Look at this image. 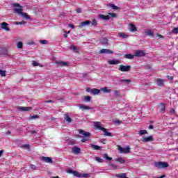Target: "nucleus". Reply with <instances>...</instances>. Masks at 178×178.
<instances>
[{"instance_id":"nucleus-15","label":"nucleus","mask_w":178,"mask_h":178,"mask_svg":"<svg viewBox=\"0 0 178 178\" xmlns=\"http://www.w3.org/2000/svg\"><path fill=\"white\" fill-rule=\"evenodd\" d=\"M145 34L152 38H155V35H154V33L151 30L145 31Z\"/></svg>"},{"instance_id":"nucleus-39","label":"nucleus","mask_w":178,"mask_h":178,"mask_svg":"<svg viewBox=\"0 0 178 178\" xmlns=\"http://www.w3.org/2000/svg\"><path fill=\"white\" fill-rule=\"evenodd\" d=\"M103 158H104V159H106L107 161H112V158L108 156V154H103Z\"/></svg>"},{"instance_id":"nucleus-34","label":"nucleus","mask_w":178,"mask_h":178,"mask_svg":"<svg viewBox=\"0 0 178 178\" xmlns=\"http://www.w3.org/2000/svg\"><path fill=\"white\" fill-rule=\"evenodd\" d=\"M17 48H18V49H22L23 48V42H17Z\"/></svg>"},{"instance_id":"nucleus-22","label":"nucleus","mask_w":178,"mask_h":178,"mask_svg":"<svg viewBox=\"0 0 178 178\" xmlns=\"http://www.w3.org/2000/svg\"><path fill=\"white\" fill-rule=\"evenodd\" d=\"M100 91H102L103 92H104V94H108L109 92H112V90L108 89V88H106V87L100 88Z\"/></svg>"},{"instance_id":"nucleus-58","label":"nucleus","mask_w":178,"mask_h":178,"mask_svg":"<svg viewBox=\"0 0 178 178\" xmlns=\"http://www.w3.org/2000/svg\"><path fill=\"white\" fill-rule=\"evenodd\" d=\"M157 37H159V38H163V35H162L159 33H157Z\"/></svg>"},{"instance_id":"nucleus-33","label":"nucleus","mask_w":178,"mask_h":178,"mask_svg":"<svg viewBox=\"0 0 178 178\" xmlns=\"http://www.w3.org/2000/svg\"><path fill=\"white\" fill-rule=\"evenodd\" d=\"M156 83L157 86H159L160 87H162V86H163V80L162 79H157Z\"/></svg>"},{"instance_id":"nucleus-50","label":"nucleus","mask_w":178,"mask_h":178,"mask_svg":"<svg viewBox=\"0 0 178 178\" xmlns=\"http://www.w3.org/2000/svg\"><path fill=\"white\" fill-rule=\"evenodd\" d=\"M32 65H33V66H38L40 65V63H37L36 61H33Z\"/></svg>"},{"instance_id":"nucleus-6","label":"nucleus","mask_w":178,"mask_h":178,"mask_svg":"<svg viewBox=\"0 0 178 178\" xmlns=\"http://www.w3.org/2000/svg\"><path fill=\"white\" fill-rule=\"evenodd\" d=\"M118 151L120 154H129L130 152V147H122L121 146H118Z\"/></svg>"},{"instance_id":"nucleus-44","label":"nucleus","mask_w":178,"mask_h":178,"mask_svg":"<svg viewBox=\"0 0 178 178\" xmlns=\"http://www.w3.org/2000/svg\"><path fill=\"white\" fill-rule=\"evenodd\" d=\"M71 49L74 51V52H79V49L76 47V46H71Z\"/></svg>"},{"instance_id":"nucleus-43","label":"nucleus","mask_w":178,"mask_h":178,"mask_svg":"<svg viewBox=\"0 0 178 178\" xmlns=\"http://www.w3.org/2000/svg\"><path fill=\"white\" fill-rule=\"evenodd\" d=\"M91 96H85L84 99L86 102H90L91 101Z\"/></svg>"},{"instance_id":"nucleus-31","label":"nucleus","mask_w":178,"mask_h":178,"mask_svg":"<svg viewBox=\"0 0 178 178\" xmlns=\"http://www.w3.org/2000/svg\"><path fill=\"white\" fill-rule=\"evenodd\" d=\"M119 37L121 38H129V35H126L124 33H118Z\"/></svg>"},{"instance_id":"nucleus-20","label":"nucleus","mask_w":178,"mask_h":178,"mask_svg":"<svg viewBox=\"0 0 178 178\" xmlns=\"http://www.w3.org/2000/svg\"><path fill=\"white\" fill-rule=\"evenodd\" d=\"M99 54H113V51L108 49H102L99 51Z\"/></svg>"},{"instance_id":"nucleus-28","label":"nucleus","mask_w":178,"mask_h":178,"mask_svg":"<svg viewBox=\"0 0 178 178\" xmlns=\"http://www.w3.org/2000/svg\"><path fill=\"white\" fill-rule=\"evenodd\" d=\"M117 178H127V175L126 173L118 174L116 175Z\"/></svg>"},{"instance_id":"nucleus-9","label":"nucleus","mask_w":178,"mask_h":178,"mask_svg":"<svg viewBox=\"0 0 178 178\" xmlns=\"http://www.w3.org/2000/svg\"><path fill=\"white\" fill-rule=\"evenodd\" d=\"M0 25L1 26V29L3 30H5L6 31H10V29L9 28V24L6 23V22H2L0 24Z\"/></svg>"},{"instance_id":"nucleus-16","label":"nucleus","mask_w":178,"mask_h":178,"mask_svg":"<svg viewBox=\"0 0 178 178\" xmlns=\"http://www.w3.org/2000/svg\"><path fill=\"white\" fill-rule=\"evenodd\" d=\"M108 65H119L120 63V61L119 60H110L108 61Z\"/></svg>"},{"instance_id":"nucleus-7","label":"nucleus","mask_w":178,"mask_h":178,"mask_svg":"<svg viewBox=\"0 0 178 178\" xmlns=\"http://www.w3.org/2000/svg\"><path fill=\"white\" fill-rule=\"evenodd\" d=\"M56 65L58 67H65L66 66H69V63L68 62H65V61H56Z\"/></svg>"},{"instance_id":"nucleus-19","label":"nucleus","mask_w":178,"mask_h":178,"mask_svg":"<svg viewBox=\"0 0 178 178\" xmlns=\"http://www.w3.org/2000/svg\"><path fill=\"white\" fill-rule=\"evenodd\" d=\"M99 92H101V90L97 89V88H93V89H92L90 94H92V95H98V94H99Z\"/></svg>"},{"instance_id":"nucleus-46","label":"nucleus","mask_w":178,"mask_h":178,"mask_svg":"<svg viewBox=\"0 0 178 178\" xmlns=\"http://www.w3.org/2000/svg\"><path fill=\"white\" fill-rule=\"evenodd\" d=\"M113 92L115 97H120V92L118 90H114Z\"/></svg>"},{"instance_id":"nucleus-51","label":"nucleus","mask_w":178,"mask_h":178,"mask_svg":"<svg viewBox=\"0 0 178 178\" xmlns=\"http://www.w3.org/2000/svg\"><path fill=\"white\" fill-rule=\"evenodd\" d=\"M81 177H90V174H81Z\"/></svg>"},{"instance_id":"nucleus-10","label":"nucleus","mask_w":178,"mask_h":178,"mask_svg":"<svg viewBox=\"0 0 178 178\" xmlns=\"http://www.w3.org/2000/svg\"><path fill=\"white\" fill-rule=\"evenodd\" d=\"M17 109L22 112H29V111H31V109H33V107L19 106L17 107Z\"/></svg>"},{"instance_id":"nucleus-24","label":"nucleus","mask_w":178,"mask_h":178,"mask_svg":"<svg viewBox=\"0 0 178 178\" xmlns=\"http://www.w3.org/2000/svg\"><path fill=\"white\" fill-rule=\"evenodd\" d=\"M64 119H65V120H66V122L67 123H72V118H70V117H69L68 114L64 115Z\"/></svg>"},{"instance_id":"nucleus-60","label":"nucleus","mask_w":178,"mask_h":178,"mask_svg":"<svg viewBox=\"0 0 178 178\" xmlns=\"http://www.w3.org/2000/svg\"><path fill=\"white\" fill-rule=\"evenodd\" d=\"M149 130H152V129H154V126L152 124L149 125Z\"/></svg>"},{"instance_id":"nucleus-30","label":"nucleus","mask_w":178,"mask_h":178,"mask_svg":"<svg viewBox=\"0 0 178 178\" xmlns=\"http://www.w3.org/2000/svg\"><path fill=\"white\" fill-rule=\"evenodd\" d=\"M124 57L126 59H134V55L129 54H125Z\"/></svg>"},{"instance_id":"nucleus-21","label":"nucleus","mask_w":178,"mask_h":178,"mask_svg":"<svg viewBox=\"0 0 178 178\" xmlns=\"http://www.w3.org/2000/svg\"><path fill=\"white\" fill-rule=\"evenodd\" d=\"M102 131L104 133V136H106V137H112V134L110 132H108V129H106V128H103L102 129Z\"/></svg>"},{"instance_id":"nucleus-40","label":"nucleus","mask_w":178,"mask_h":178,"mask_svg":"<svg viewBox=\"0 0 178 178\" xmlns=\"http://www.w3.org/2000/svg\"><path fill=\"white\" fill-rule=\"evenodd\" d=\"M95 161H97V162H99V163H102L104 162V160L98 156L95 157Z\"/></svg>"},{"instance_id":"nucleus-3","label":"nucleus","mask_w":178,"mask_h":178,"mask_svg":"<svg viewBox=\"0 0 178 178\" xmlns=\"http://www.w3.org/2000/svg\"><path fill=\"white\" fill-rule=\"evenodd\" d=\"M111 17L113 18L116 17V14L109 13L108 15H99V18L102 19V20H109V19H111Z\"/></svg>"},{"instance_id":"nucleus-56","label":"nucleus","mask_w":178,"mask_h":178,"mask_svg":"<svg viewBox=\"0 0 178 178\" xmlns=\"http://www.w3.org/2000/svg\"><path fill=\"white\" fill-rule=\"evenodd\" d=\"M30 168H31V169H34V170L36 169V167H35V165H30Z\"/></svg>"},{"instance_id":"nucleus-12","label":"nucleus","mask_w":178,"mask_h":178,"mask_svg":"<svg viewBox=\"0 0 178 178\" xmlns=\"http://www.w3.org/2000/svg\"><path fill=\"white\" fill-rule=\"evenodd\" d=\"M41 160L43 161V162H46V163H52L53 162L51 157L42 156Z\"/></svg>"},{"instance_id":"nucleus-1","label":"nucleus","mask_w":178,"mask_h":178,"mask_svg":"<svg viewBox=\"0 0 178 178\" xmlns=\"http://www.w3.org/2000/svg\"><path fill=\"white\" fill-rule=\"evenodd\" d=\"M79 134H81V136H84V137L81 139V143H86V141H88V139L86 137H90V136H91V133L84 131L81 129H79Z\"/></svg>"},{"instance_id":"nucleus-5","label":"nucleus","mask_w":178,"mask_h":178,"mask_svg":"<svg viewBox=\"0 0 178 178\" xmlns=\"http://www.w3.org/2000/svg\"><path fill=\"white\" fill-rule=\"evenodd\" d=\"M118 70L120 72H130L131 70V66L120 65Z\"/></svg>"},{"instance_id":"nucleus-52","label":"nucleus","mask_w":178,"mask_h":178,"mask_svg":"<svg viewBox=\"0 0 178 178\" xmlns=\"http://www.w3.org/2000/svg\"><path fill=\"white\" fill-rule=\"evenodd\" d=\"M22 147L24 148H27V149H30V145H23Z\"/></svg>"},{"instance_id":"nucleus-29","label":"nucleus","mask_w":178,"mask_h":178,"mask_svg":"<svg viewBox=\"0 0 178 178\" xmlns=\"http://www.w3.org/2000/svg\"><path fill=\"white\" fill-rule=\"evenodd\" d=\"M80 109H82V111H86V110H89L91 109V108L88 107V106H86V105H81L79 106Z\"/></svg>"},{"instance_id":"nucleus-62","label":"nucleus","mask_w":178,"mask_h":178,"mask_svg":"<svg viewBox=\"0 0 178 178\" xmlns=\"http://www.w3.org/2000/svg\"><path fill=\"white\" fill-rule=\"evenodd\" d=\"M168 80H170V81L173 80V76H168Z\"/></svg>"},{"instance_id":"nucleus-61","label":"nucleus","mask_w":178,"mask_h":178,"mask_svg":"<svg viewBox=\"0 0 178 178\" xmlns=\"http://www.w3.org/2000/svg\"><path fill=\"white\" fill-rule=\"evenodd\" d=\"M15 24H17V25H19V24H24V23H23V22H15Z\"/></svg>"},{"instance_id":"nucleus-59","label":"nucleus","mask_w":178,"mask_h":178,"mask_svg":"<svg viewBox=\"0 0 178 178\" xmlns=\"http://www.w3.org/2000/svg\"><path fill=\"white\" fill-rule=\"evenodd\" d=\"M51 102H54V101H52V100H47V101L45 102L46 104H49Z\"/></svg>"},{"instance_id":"nucleus-48","label":"nucleus","mask_w":178,"mask_h":178,"mask_svg":"<svg viewBox=\"0 0 178 178\" xmlns=\"http://www.w3.org/2000/svg\"><path fill=\"white\" fill-rule=\"evenodd\" d=\"M92 26H97V20L96 19H92L91 22Z\"/></svg>"},{"instance_id":"nucleus-2","label":"nucleus","mask_w":178,"mask_h":178,"mask_svg":"<svg viewBox=\"0 0 178 178\" xmlns=\"http://www.w3.org/2000/svg\"><path fill=\"white\" fill-rule=\"evenodd\" d=\"M154 166L158 169H165V168H169V163L166 162L159 161L154 163Z\"/></svg>"},{"instance_id":"nucleus-47","label":"nucleus","mask_w":178,"mask_h":178,"mask_svg":"<svg viewBox=\"0 0 178 178\" xmlns=\"http://www.w3.org/2000/svg\"><path fill=\"white\" fill-rule=\"evenodd\" d=\"M172 33H174L175 34H178V27L174 28L172 29Z\"/></svg>"},{"instance_id":"nucleus-38","label":"nucleus","mask_w":178,"mask_h":178,"mask_svg":"<svg viewBox=\"0 0 178 178\" xmlns=\"http://www.w3.org/2000/svg\"><path fill=\"white\" fill-rule=\"evenodd\" d=\"M73 175L75 177H81V174H79L77 171H74Z\"/></svg>"},{"instance_id":"nucleus-17","label":"nucleus","mask_w":178,"mask_h":178,"mask_svg":"<svg viewBox=\"0 0 178 178\" xmlns=\"http://www.w3.org/2000/svg\"><path fill=\"white\" fill-rule=\"evenodd\" d=\"M90 24H91V21L86 20L83 22H81L79 25V27H85L86 26H90Z\"/></svg>"},{"instance_id":"nucleus-8","label":"nucleus","mask_w":178,"mask_h":178,"mask_svg":"<svg viewBox=\"0 0 178 178\" xmlns=\"http://www.w3.org/2000/svg\"><path fill=\"white\" fill-rule=\"evenodd\" d=\"M134 56H138L139 58L145 56V51L143 50H138L135 52Z\"/></svg>"},{"instance_id":"nucleus-35","label":"nucleus","mask_w":178,"mask_h":178,"mask_svg":"<svg viewBox=\"0 0 178 178\" xmlns=\"http://www.w3.org/2000/svg\"><path fill=\"white\" fill-rule=\"evenodd\" d=\"M116 162H119L120 163H124V162H126V160L123 159V158H118L116 159Z\"/></svg>"},{"instance_id":"nucleus-26","label":"nucleus","mask_w":178,"mask_h":178,"mask_svg":"<svg viewBox=\"0 0 178 178\" xmlns=\"http://www.w3.org/2000/svg\"><path fill=\"white\" fill-rule=\"evenodd\" d=\"M90 147L92 148V149H95V151H99V149H101V147L97 145L90 144Z\"/></svg>"},{"instance_id":"nucleus-36","label":"nucleus","mask_w":178,"mask_h":178,"mask_svg":"<svg viewBox=\"0 0 178 178\" xmlns=\"http://www.w3.org/2000/svg\"><path fill=\"white\" fill-rule=\"evenodd\" d=\"M110 8H112L114 10H118V9H120V8L115 6V4H110Z\"/></svg>"},{"instance_id":"nucleus-42","label":"nucleus","mask_w":178,"mask_h":178,"mask_svg":"<svg viewBox=\"0 0 178 178\" xmlns=\"http://www.w3.org/2000/svg\"><path fill=\"white\" fill-rule=\"evenodd\" d=\"M0 74L2 77H5L6 76V71L0 69Z\"/></svg>"},{"instance_id":"nucleus-45","label":"nucleus","mask_w":178,"mask_h":178,"mask_svg":"<svg viewBox=\"0 0 178 178\" xmlns=\"http://www.w3.org/2000/svg\"><path fill=\"white\" fill-rule=\"evenodd\" d=\"M40 118V116H38V115H31L30 117V120H33V119H38Z\"/></svg>"},{"instance_id":"nucleus-25","label":"nucleus","mask_w":178,"mask_h":178,"mask_svg":"<svg viewBox=\"0 0 178 178\" xmlns=\"http://www.w3.org/2000/svg\"><path fill=\"white\" fill-rule=\"evenodd\" d=\"M8 55V51L6 49H3L0 51V56H6Z\"/></svg>"},{"instance_id":"nucleus-64","label":"nucleus","mask_w":178,"mask_h":178,"mask_svg":"<svg viewBox=\"0 0 178 178\" xmlns=\"http://www.w3.org/2000/svg\"><path fill=\"white\" fill-rule=\"evenodd\" d=\"M31 134H35V133H37V131H31Z\"/></svg>"},{"instance_id":"nucleus-37","label":"nucleus","mask_w":178,"mask_h":178,"mask_svg":"<svg viewBox=\"0 0 178 178\" xmlns=\"http://www.w3.org/2000/svg\"><path fill=\"white\" fill-rule=\"evenodd\" d=\"M121 83H125L126 84H129V83H131V80L130 79H122Z\"/></svg>"},{"instance_id":"nucleus-13","label":"nucleus","mask_w":178,"mask_h":178,"mask_svg":"<svg viewBox=\"0 0 178 178\" xmlns=\"http://www.w3.org/2000/svg\"><path fill=\"white\" fill-rule=\"evenodd\" d=\"M72 153L74 154L75 155H79L81 149H80V147H72Z\"/></svg>"},{"instance_id":"nucleus-14","label":"nucleus","mask_w":178,"mask_h":178,"mask_svg":"<svg viewBox=\"0 0 178 178\" xmlns=\"http://www.w3.org/2000/svg\"><path fill=\"white\" fill-rule=\"evenodd\" d=\"M129 30L131 31V33H135V31H137V27L133 24H129Z\"/></svg>"},{"instance_id":"nucleus-11","label":"nucleus","mask_w":178,"mask_h":178,"mask_svg":"<svg viewBox=\"0 0 178 178\" xmlns=\"http://www.w3.org/2000/svg\"><path fill=\"white\" fill-rule=\"evenodd\" d=\"M142 141L143 143H149L151 141H154V137L152 136L145 137L142 139Z\"/></svg>"},{"instance_id":"nucleus-18","label":"nucleus","mask_w":178,"mask_h":178,"mask_svg":"<svg viewBox=\"0 0 178 178\" xmlns=\"http://www.w3.org/2000/svg\"><path fill=\"white\" fill-rule=\"evenodd\" d=\"M93 124L95 127H96L98 130H102L104 127H101V122H94Z\"/></svg>"},{"instance_id":"nucleus-27","label":"nucleus","mask_w":178,"mask_h":178,"mask_svg":"<svg viewBox=\"0 0 178 178\" xmlns=\"http://www.w3.org/2000/svg\"><path fill=\"white\" fill-rule=\"evenodd\" d=\"M21 16H22V17H23L24 19H26V20H27V19H29V20H30V19H31V17H30V15H27V13H22L21 14Z\"/></svg>"},{"instance_id":"nucleus-57","label":"nucleus","mask_w":178,"mask_h":178,"mask_svg":"<svg viewBox=\"0 0 178 178\" xmlns=\"http://www.w3.org/2000/svg\"><path fill=\"white\" fill-rule=\"evenodd\" d=\"M69 27H70L71 29H74V25L72 24H70L68 25Z\"/></svg>"},{"instance_id":"nucleus-4","label":"nucleus","mask_w":178,"mask_h":178,"mask_svg":"<svg viewBox=\"0 0 178 178\" xmlns=\"http://www.w3.org/2000/svg\"><path fill=\"white\" fill-rule=\"evenodd\" d=\"M13 6H15V8H19L15 9V12L17 13V15H22V13H23V8H22L23 7L20 6V4L15 3L13 4Z\"/></svg>"},{"instance_id":"nucleus-63","label":"nucleus","mask_w":178,"mask_h":178,"mask_svg":"<svg viewBox=\"0 0 178 178\" xmlns=\"http://www.w3.org/2000/svg\"><path fill=\"white\" fill-rule=\"evenodd\" d=\"M170 112V113H175V109L172 108Z\"/></svg>"},{"instance_id":"nucleus-49","label":"nucleus","mask_w":178,"mask_h":178,"mask_svg":"<svg viewBox=\"0 0 178 178\" xmlns=\"http://www.w3.org/2000/svg\"><path fill=\"white\" fill-rule=\"evenodd\" d=\"M40 44H48V41L47 40H40Z\"/></svg>"},{"instance_id":"nucleus-53","label":"nucleus","mask_w":178,"mask_h":178,"mask_svg":"<svg viewBox=\"0 0 178 178\" xmlns=\"http://www.w3.org/2000/svg\"><path fill=\"white\" fill-rule=\"evenodd\" d=\"M74 172V171H73V170H72V169H70L67 170V173L72 174V175H73Z\"/></svg>"},{"instance_id":"nucleus-41","label":"nucleus","mask_w":178,"mask_h":178,"mask_svg":"<svg viewBox=\"0 0 178 178\" xmlns=\"http://www.w3.org/2000/svg\"><path fill=\"white\" fill-rule=\"evenodd\" d=\"M147 130H140L139 131V136H144V134H147Z\"/></svg>"},{"instance_id":"nucleus-55","label":"nucleus","mask_w":178,"mask_h":178,"mask_svg":"<svg viewBox=\"0 0 178 178\" xmlns=\"http://www.w3.org/2000/svg\"><path fill=\"white\" fill-rule=\"evenodd\" d=\"M76 13H81V8H77L76 10Z\"/></svg>"},{"instance_id":"nucleus-54","label":"nucleus","mask_w":178,"mask_h":178,"mask_svg":"<svg viewBox=\"0 0 178 178\" xmlns=\"http://www.w3.org/2000/svg\"><path fill=\"white\" fill-rule=\"evenodd\" d=\"M92 90V89H91V88H86V92H90V94H91Z\"/></svg>"},{"instance_id":"nucleus-32","label":"nucleus","mask_w":178,"mask_h":178,"mask_svg":"<svg viewBox=\"0 0 178 178\" xmlns=\"http://www.w3.org/2000/svg\"><path fill=\"white\" fill-rule=\"evenodd\" d=\"M165 108H166V106L165 105V104L161 103V112L162 113H165Z\"/></svg>"},{"instance_id":"nucleus-23","label":"nucleus","mask_w":178,"mask_h":178,"mask_svg":"<svg viewBox=\"0 0 178 178\" xmlns=\"http://www.w3.org/2000/svg\"><path fill=\"white\" fill-rule=\"evenodd\" d=\"M100 42L101 44H102V45H108V38H102L100 40Z\"/></svg>"}]
</instances>
